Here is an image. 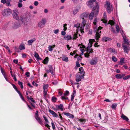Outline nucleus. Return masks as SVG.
<instances>
[{"label": "nucleus", "mask_w": 130, "mask_h": 130, "mask_svg": "<svg viewBox=\"0 0 130 130\" xmlns=\"http://www.w3.org/2000/svg\"><path fill=\"white\" fill-rule=\"evenodd\" d=\"M80 26V24L79 23H77L74 25V27H76L77 28H79Z\"/></svg>", "instance_id": "37998d69"}, {"label": "nucleus", "mask_w": 130, "mask_h": 130, "mask_svg": "<svg viewBox=\"0 0 130 130\" xmlns=\"http://www.w3.org/2000/svg\"><path fill=\"white\" fill-rule=\"evenodd\" d=\"M87 5L90 8L93 7L94 4L96 6L94 7L93 9L94 10H96V14H97L98 13L99 11V5L95 0H90L87 3Z\"/></svg>", "instance_id": "f257e3e1"}, {"label": "nucleus", "mask_w": 130, "mask_h": 130, "mask_svg": "<svg viewBox=\"0 0 130 130\" xmlns=\"http://www.w3.org/2000/svg\"><path fill=\"white\" fill-rule=\"evenodd\" d=\"M94 39H92L90 40L86 50L87 52L84 54V55L85 57H88L89 56V54L93 52V49L91 47L92 46V42L94 41Z\"/></svg>", "instance_id": "f03ea898"}, {"label": "nucleus", "mask_w": 130, "mask_h": 130, "mask_svg": "<svg viewBox=\"0 0 130 130\" xmlns=\"http://www.w3.org/2000/svg\"><path fill=\"white\" fill-rule=\"evenodd\" d=\"M108 39V37H104L102 39V40L104 41H107Z\"/></svg>", "instance_id": "c9c22d12"}, {"label": "nucleus", "mask_w": 130, "mask_h": 130, "mask_svg": "<svg viewBox=\"0 0 130 130\" xmlns=\"http://www.w3.org/2000/svg\"><path fill=\"white\" fill-rule=\"evenodd\" d=\"M46 19L45 18L42 19L38 23V25L40 28H43L46 22Z\"/></svg>", "instance_id": "7ed1b4c3"}, {"label": "nucleus", "mask_w": 130, "mask_h": 130, "mask_svg": "<svg viewBox=\"0 0 130 130\" xmlns=\"http://www.w3.org/2000/svg\"><path fill=\"white\" fill-rule=\"evenodd\" d=\"M78 31H77L76 32V33H75L73 35V37L72 38V39H75L77 37H78L77 36V32Z\"/></svg>", "instance_id": "7c9ffc66"}, {"label": "nucleus", "mask_w": 130, "mask_h": 130, "mask_svg": "<svg viewBox=\"0 0 130 130\" xmlns=\"http://www.w3.org/2000/svg\"><path fill=\"white\" fill-rule=\"evenodd\" d=\"M77 59L78 61H79V60H81L82 58V57L81 56H78V57H77Z\"/></svg>", "instance_id": "603ef678"}, {"label": "nucleus", "mask_w": 130, "mask_h": 130, "mask_svg": "<svg viewBox=\"0 0 130 130\" xmlns=\"http://www.w3.org/2000/svg\"><path fill=\"white\" fill-rule=\"evenodd\" d=\"M49 112L52 115L53 117H58V115L53 111L49 109Z\"/></svg>", "instance_id": "4468645a"}, {"label": "nucleus", "mask_w": 130, "mask_h": 130, "mask_svg": "<svg viewBox=\"0 0 130 130\" xmlns=\"http://www.w3.org/2000/svg\"><path fill=\"white\" fill-rule=\"evenodd\" d=\"M123 48L124 52L125 53H126L128 54L129 50L128 49L127 46L125 45H123Z\"/></svg>", "instance_id": "6ab92c4d"}, {"label": "nucleus", "mask_w": 130, "mask_h": 130, "mask_svg": "<svg viewBox=\"0 0 130 130\" xmlns=\"http://www.w3.org/2000/svg\"><path fill=\"white\" fill-rule=\"evenodd\" d=\"M98 19H97L95 17L94 20V22H93V24L95 25H96V23L97 22Z\"/></svg>", "instance_id": "f704fd0d"}, {"label": "nucleus", "mask_w": 130, "mask_h": 130, "mask_svg": "<svg viewBox=\"0 0 130 130\" xmlns=\"http://www.w3.org/2000/svg\"><path fill=\"white\" fill-rule=\"evenodd\" d=\"M15 50L16 52H20L19 49L17 47H15Z\"/></svg>", "instance_id": "e2e57ef3"}, {"label": "nucleus", "mask_w": 130, "mask_h": 130, "mask_svg": "<svg viewBox=\"0 0 130 130\" xmlns=\"http://www.w3.org/2000/svg\"><path fill=\"white\" fill-rule=\"evenodd\" d=\"M101 31L100 30L97 29L95 37V39L97 40H99V38H100V33H101Z\"/></svg>", "instance_id": "1a4fd4ad"}, {"label": "nucleus", "mask_w": 130, "mask_h": 130, "mask_svg": "<svg viewBox=\"0 0 130 130\" xmlns=\"http://www.w3.org/2000/svg\"><path fill=\"white\" fill-rule=\"evenodd\" d=\"M109 24H111V25H113L115 24V22L112 20H110L108 22Z\"/></svg>", "instance_id": "4c0bfd02"}, {"label": "nucleus", "mask_w": 130, "mask_h": 130, "mask_svg": "<svg viewBox=\"0 0 130 130\" xmlns=\"http://www.w3.org/2000/svg\"><path fill=\"white\" fill-rule=\"evenodd\" d=\"M21 26V24L18 22H15L13 24L12 27L13 29H16Z\"/></svg>", "instance_id": "9b49d317"}, {"label": "nucleus", "mask_w": 130, "mask_h": 130, "mask_svg": "<svg viewBox=\"0 0 130 130\" xmlns=\"http://www.w3.org/2000/svg\"><path fill=\"white\" fill-rule=\"evenodd\" d=\"M43 118L45 121V122L46 123H49V121L47 120V118L44 116H43Z\"/></svg>", "instance_id": "e433bc0d"}, {"label": "nucleus", "mask_w": 130, "mask_h": 130, "mask_svg": "<svg viewBox=\"0 0 130 130\" xmlns=\"http://www.w3.org/2000/svg\"><path fill=\"white\" fill-rule=\"evenodd\" d=\"M69 116V118L72 119L74 117V115L72 114H71V113H70Z\"/></svg>", "instance_id": "13d9d810"}, {"label": "nucleus", "mask_w": 130, "mask_h": 130, "mask_svg": "<svg viewBox=\"0 0 130 130\" xmlns=\"http://www.w3.org/2000/svg\"><path fill=\"white\" fill-rule=\"evenodd\" d=\"M57 99L54 96H53L52 98V100L53 102H56L57 101Z\"/></svg>", "instance_id": "a19ab883"}, {"label": "nucleus", "mask_w": 130, "mask_h": 130, "mask_svg": "<svg viewBox=\"0 0 130 130\" xmlns=\"http://www.w3.org/2000/svg\"><path fill=\"white\" fill-rule=\"evenodd\" d=\"M62 92L60 91V90H59L58 91V94L60 96H61L62 95Z\"/></svg>", "instance_id": "680f3d73"}, {"label": "nucleus", "mask_w": 130, "mask_h": 130, "mask_svg": "<svg viewBox=\"0 0 130 130\" xmlns=\"http://www.w3.org/2000/svg\"><path fill=\"white\" fill-rule=\"evenodd\" d=\"M34 56L37 60H41V58L39 57L38 54L36 52H35Z\"/></svg>", "instance_id": "412c9836"}, {"label": "nucleus", "mask_w": 130, "mask_h": 130, "mask_svg": "<svg viewBox=\"0 0 130 130\" xmlns=\"http://www.w3.org/2000/svg\"><path fill=\"white\" fill-rule=\"evenodd\" d=\"M47 90H44L43 94L44 95H45L47 94Z\"/></svg>", "instance_id": "338daca9"}, {"label": "nucleus", "mask_w": 130, "mask_h": 130, "mask_svg": "<svg viewBox=\"0 0 130 130\" xmlns=\"http://www.w3.org/2000/svg\"><path fill=\"white\" fill-rule=\"evenodd\" d=\"M48 57H46L44 60L43 63L44 64H46L47 63L48 61Z\"/></svg>", "instance_id": "a878e982"}, {"label": "nucleus", "mask_w": 130, "mask_h": 130, "mask_svg": "<svg viewBox=\"0 0 130 130\" xmlns=\"http://www.w3.org/2000/svg\"><path fill=\"white\" fill-rule=\"evenodd\" d=\"M78 9H75L73 11V13L74 15L76 14L78 12Z\"/></svg>", "instance_id": "c756f323"}, {"label": "nucleus", "mask_w": 130, "mask_h": 130, "mask_svg": "<svg viewBox=\"0 0 130 130\" xmlns=\"http://www.w3.org/2000/svg\"><path fill=\"white\" fill-rule=\"evenodd\" d=\"M55 46V45H49L48 47L49 51H51L53 50V48Z\"/></svg>", "instance_id": "5701e85b"}, {"label": "nucleus", "mask_w": 130, "mask_h": 130, "mask_svg": "<svg viewBox=\"0 0 130 130\" xmlns=\"http://www.w3.org/2000/svg\"><path fill=\"white\" fill-rule=\"evenodd\" d=\"M17 10H15L13 11V18L17 20L19 19V16L17 14Z\"/></svg>", "instance_id": "9d476101"}, {"label": "nucleus", "mask_w": 130, "mask_h": 130, "mask_svg": "<svg viewBox=\"0 0 130 130\" xmlns=\"http://www.w3.org/2000/svg\"><path fill=\"white\" fill-rule=\"evenodd\" d=\"M112 59L114 61H117V59L115 57L113 56L112 57Z\"/></svg>", "instance_id": "09e8293b"}, {"label": "nucleus", "mask_w": 130, "mask_h": 130, "mask_svg": "<svg viewBox=\"0 0 130 130\" xmlns=\"http://www.w3.org/2000/svg\"><path fill=\"white\" fill-rule=\"evenodd\" d=\"M72 37L70 35H67L64 37V39L67 40H69L72 39Z\"/></svg>", "instance_id": "2eb2a0df"}, {"label": "nucleus", "mask_w": 130, "mask_h": 130, "mask_svg": "<svg viewBox=\"0 0 130 130\" xmlns=\"http://www.w3.org/2000/svg\"><path fill=\"white\" fill-rule=\"evenodd\" d=\"M38 4V2L37 1H35L34 3V5L36 6H37Z\"/></svg>", "instance_id": "774afa93"}, {"label": "nucleus", "mask_w": 130, "mask_h": 130, "mask_svg": "<svg viewBox=\"0 0 130 130\" xmlns=\"http://www.w3.org/2000/svg\"><path fill=\"white\" fill-rule=\"evenodd\" d=\"M59 30L58 29H56L54 30L53 31L55 34H57L59 32Z\"/></svg>", "instance_id": "de8ad7c7"}, {"label": "nucleus", "mask_w": 130, "mask_h": 130, "mask_svg": "<svg viewBox=\"0 0 130 130\" xmlns=\"http://www.w3.org/2000/svg\"><path fill=\"white\" fill-rule=\"evenodd\" d=\"M2 13L3 16H7L11 13V11L9 9H5L3 11Z\"/></svg>", "instance_id": "20e7f679"}, {"label": "nucleus", "mask_w": 130, "mask_h": 130, "mask_svg": "<svg viewBox=\"0 0 130 130\" xmlns=\"http://www.w3.org/2000/svg\"><path fill=\"white\" fill-rule=\"evenodd\" d=\"M122 119L127 121H128L129 120L128 118L123 114H122Z\"/></svg>", "instance_id": "c85d7f7f"}, {"label": "nucleus", "mask_w": 130, "mask_h": 130, "mask_svg": "<svg viewBox=\"0 0 130 130\" xmlns=\"http://www.w3.org/2000/svg\"><path fill=\"white\" fill-rule=\"evenodd\" d=\"M96 12V10H94L93 9L92 11L91 12L90 14L89 15V17L90 20H92L93 18L94 17V13L95 15H97L98 14H96L95 13Z\"/></svg>", "instance_id": "6e6552de"}, {"label": "nucleus", "mask_w": 130, "mask_h": 130, "mask_svg": "<svg viewBox=\"0 0 130 130\" xmlns=\"http://www.w3.org/2000/svg\"><path fill=\"white\" fill-rule=\"evenodd\" d=\"M21 20L24 25L26 26L28 22L26 19L25 17L22 18H21Z\"/></svg>", "instance_id": "f8f14e48"}, {"label": "nucleus", "mask_w": 130, "mask_h": 130, "mask_svg": "<svg viewBox=\"0 0 130 130\" xmlns=\"http://www.w3.org/2000/svg\"><path fill=\"white\" fill-rule=\"evenodd\" d=\"M117 106V104H114L111 105V107L113 109H115L116 108Z\"/></svg>", "instance_id": "ea45409f"}, {"label": "nucleus", "mask_w": 130, "mask_h": 130, "mask_svg": "<svg viewBox=\"0 0 130 130\" xmlns=\"http://www.w3.org/2000/svg\"><path fill=\"white\" fill-rule=\"evenodd\" d=\"M62 60L63 61L67 62L68 61V57H63L62 58Z\"/></svg>", "instance_id": "72a5a7b5"}, {"label": "nucleus", "mask_w": 130, "mask_h": 130, "mask_svg": "<svg viewBox=\"0 0 130 130\" xmlns=\"http://www.w3.org/2000/svg\"><path fill=\"white\" fill-rule=\"evenodd\" d=\"M82 25H85V24H86V21L84 19H83V22H82Z\"/></svg>", "instance_id": "69168bd1"}, {"label": "nucleus", "mask_w": 130, "mask_h": 130, "mask_svg": "<svg viewBox=\"0 0 130 130\" xmlns=\"http://www.w3.org/2000/svg\"><path fill=\"white\" fill-rule=\"evenodd\" d=\"M85 25H82L80 27V31L81 33H83L84 32V31H83V30L84 29V28L85 26Z\"/></svg>", "instance_id": "cd10ccee"}, {"label": "nucleus", "mask_w": 130, "mask_h": 130, "mask_svg": "<svg viewBox=\"0 0 130 130\" xmlns=\"http://www.w3.org/2000/svg\"><path fill=\"white\" fill-rule=\"evenodd\" d=\"M81 47H80V50L82 52V53L80 54V55H83L84 54V49L83 48H81Z\"/></svg>", "instance_id": "864d4df0"}, {"label": "nucleus", "mask_w": 130, "mask_h": 130, "mask_svg": "<svg viewBox=\"0 0 130 130\" xmlns=\"http://www.w3.org/2000/svg\"><path fill=\"white\" fill-rule=\"evenodd\" d=\"M78 119V121H80L81 122H83L84 121H85V119Z\"/></svg>", "instance_id": "4d7b16f0"}, {"label": "nucleus", "mask_w": 130, "mask_h": 130, "mask_svg": "<svg viewBox=\"0 0 130 130\" xmlns=\"http://www.w3.org/2000/svg\"><path fill=\"white\" fill-rule=\"evenodd\" d=\"M18 84L20 85L21 88L22 89H23V83L22 82H21L20 81H18Z\"/></svg>", "instance_id": "58836bf2"}, {"label": "nucleus", "mask_w": 130, "mask_h": 130, "mask_svg": "<svg viewBox=\"0 0 130 130\" xmlns=\"http://www.w3.org/2000/svg\"><path fill=\"white\" fill-rule=\"evenodd\" d=\"M56 107L61 111H62L63 110V105L62 104H60L59 105H57L56 106Z\"/></svg>", "instance_id": "a211bd4d"}, {"label": "nucleus", "mask_w": 130, "mask_h": 130, "mask_svg": "<svg viewBox=\"0 0 130 130\" xmlns=\"http://www.w3.org/2000/svg\"><path fill=\"white\" fill-rule=\"evenodd\" d=\"M25 75L27 76V77H29L30 75L29 72H27L25 73Z\"/></svg>", "instance_id": "6e6d98bb"}, {"label": "nucleus", "mask_w": 130, "mask_h": 130, "mask_svg": "<svg viewBox=\"0 0 130 130\" xmlns=\"http://www.w3.org/2000/svg\"><path fill=\"white\" fill-rule=\"evenodd\" d=\"M51 124L53 129L54 130L55 128V125L53 122H52L51 123Z\"/></svg>", "instance_id": "a18cd8bd"}, {"label": "nucleus", "mask_w": 130, "mask_h": 130, "mask_svg": "<svg viewBox=\"0 0 130 130\" xmlns=\"http://www.w3.org/2000/svg\"><path fill=\"white\" fill-rule=\"evenodd\" d=\"M48 67L50 72L51 73V74H53V69L52 66H49Z\"/></svg>", "instance_id": "393cba45"}, {"label": "nucleus", "mask_w": 130, "mask_h": 130, "mask_svg": "<svg viewBox=\"0 0 130 130\" xmlns=\"http://www.w3.org/2000/svg\"><path fill=\"white\" fill-rule=\"evenodd\" d=\"M63 113L65 115H66L67 116H69V115L70 114V113H67V112H63Z\"/></svg>", "instance_id": "bf43d9fd"}, {"label": "nucleus", "mask_w": 130, "mask_h": 130, "mask_svg": "<svg viewBox=\"0 0 130 130\" xmlns=\"http://www.w3.org/2000/svg\"><path fill=\"white\" fill-rule=\"evenodd\" d=\"M111 51L113 53L116 54L117 53L116 51L114 49H112L111 50Z\"/></svg>", "instance_id": "5fc2aeb1"}, {"label": "nucleus", "mask_w": 130, "mask_h": 130, "mask_svg": "<svg viewBox=\"0 0 130 130\" xmlns=\"http://www.w3.org/2000/svg\"><path fill=\"white\" fill-rule=\"evenodd\" d=\"M27 98L28 99H30L31 101L34 103H35V101L33 99V98H29L28 96L27 97Z\"/></svg>", "instance_id": "49530a36"}, {"label": "nucleus", "mask_w": 130, "mask_h": 130, "mask_svg": "<svg viewBox=\"0 0 130 130\" xmlns=\"http://www.w3.org/2000/svg\"><path fill=\"white\" fill-rule=\"evenodd\" d=\"M106 9L107 12L108 13H110L111 11L113 10V8L112 6L110 5V3L108 1L106 2Z\"/></svg>", "instance_id": "39448f33"}, {"label": "nucleus", "mask_w": 130, "mask_h": 130, "mask_svg": "<svg viewBox=\"0 0 130 130\" xmlns=\"http://www.w3.org/2000/svg\"><path fill=\"white\" fill-rule=\"evenodd\" d=\"M61 99L62 100H67L68 99V97H65V96H62L61 97Z\"/></svg>", "instance_id": "8fccbe9b"}, {"label": "nucleus", "mask_w": 130, "mask_h": 130, "mask_svg": "<svg viewBox=\"0 0 130 130\" xmlns=\"http://www.w3.org/2000/svg\"><path fill=\"white\" fill-rule=\"evenodd\" d=\"M116 30L117 32H118L119 31L120 29L119 27V26L118 25H116Z\"/></svg>", "instance_id": "c03bdc74"}, {"label": "nucleus", "mask_w": 130, "mask_h": 130, "mask_svg": "<svg viewBox=\"0 0 130 130\" xmlns=\"http://www.w3.org/2000/svg\"><path fill=\"white\" fill-rule=\"evenodd\" d=\"M25 47L24 46V45H21L19 46V49L21 50H24L25 49Z\"/></svg>", "instance_id": "bb28decb"}, {"label": "nucleus", "mask_w": 130, "mask_h": 130, "mask_svg": "<svg viewBox=\"0 0 130 130\" xmlns=\"http://www.w3.org/2000/svg\"><path fill=\"white\" fill-rule=\"evenodd\" d=\"M79 72H78V73H79L80 75L84 76V74L85 73V72L83 67H80L79 68Z\"/></svg>", "instance_id": "f3484780"}, {"label": "nucleus", "mask_w": 130, "mask_h": 130, "mask_svg": "<svg viewBox=\"0 0 130 130\" xmlns=\"http://www.w3.org/2000/svg\"><path fill=\"white\" fill-rule=\"evenodd\" d=\"M98 61L97 59L95 57L93 59L90 61V63L92 65L96 64Z\"/></svg>", "instance_id": "ddd939ff"}, {"label": "nucleus", "mask_w": 130, "mask_h": 130, "mask_svg": "<svg viewBox=\"0 0 130 130\" xmlns=\"http://www.w3.org/2000/svg\"><path fill=\"white\" fill-rule=\"evenodd\" d=\"M48 87V84L44 85L43 86V89L44 90H47V89Z\"/></svg>", "instance_id": "2f4dec72"}, {"label": "nucleus", "mask_w": 130, "mask_h": 130, "mask_svg": "<svg viewBox=\"0 0 130 130\" xmlns=\"http://www.w3.org/2000/svg\"><path fill=\"white\" fill-rule=\"evenodd\" d=\"M69 94V92L68 91H66L63 94L64 96H68Z\"/></svg>", "instance_id": "79ce46f5"}, {"label": "nucleus", "mask_w": 130, "mask_h": 130, "mask_svg": "<svg viewBox=\"0 0 130 130\" xmlns=\"http://www.w3.org/2000/svg\"><path fill=\"white\" fill-rule=\"evenodd\" d=\"M76 66L78 67H79L80 66V65L79 63V62L78 61H77L76 62Z\"/></svg>", "instance_id": "0e129e2a"}, {"label": "nucleus", "mask_w": 130, "mask_h": 130, "mask_svg": "<svg viewBox=\"0 0 130 130\" xmlns=\"http://www.w3.org/2000/svg\"><path fill=\"white\" fill-rule=\"evenodd\" d=\"M66 32L64 31H62L61 32V34L62 35L64 36L66 35Z\"/></svg>", "instance_id": "052dcab7"}, {"label": "nucleus", "mask_w": 130, "mask_h": 130, "mask_svg": "<svg viewBox=\"0 0 130 130\" xmlns=\"http://www.w3.org/2000/svg\"><path fill=\"white\" fill-rule=\"evenodd\" d=\"M35 118L37 121L40 124L42 123V121L41 119V118L38 116H35Z\"/></svg>", "instance_id": "aec40b11"}, {"label": "nucleus", "mask_w": 130, "mask_h": 130, "mask_svg": "<svg viewBox=\"0 0 130 130\" xmlns=\"http://www.w3.org/2000/svg\"><path fill=\"white\" fill-rule=\"evenodd\" d=\"M18 7L21 8L22 7V4L21 3H18Z\"/></svg>", "instance_id": "3c124183"}, {"label": "nucleus", "mask_w": 130, "mask_h": 130, "mask_svg": "<svg viewBox=\"0 0 130 130\" xmlns=\"http://www.w3.org/2000/svg\"><path fill=\"white\" fill-rule=\"evenodd\" d=\"M116 77L117 78H121L122 77V76L120 74H117L116 76Z\"/></svg>", "instance_id": "473e14b6"}, {"label": "nucleus", "mask_w": 130, "mask_h": 130, "mask_svg": "<svg viewBox=\"0 0 130 130\" xmlns=\"http://www.w3.org/2000/svg\"><path fill=\"white\" fill-rule=\"evenodd\" d=\"M122 37L124 39V43L127 44L128 45L129 43V41L128 39L126 38L125 34L122 33Z\"/></svg>", "instance_id": "0eeeda50"}, {"label": "nucleus", "mask_w": 130, "mask_h": 130, "mask_svg": "<svg viewBox=\"0 0 130 130\" xmlns=\"http://www.w3.org/2000/svg\"><path fill=\"white\" fill-rule=\"evenodd\" d=\"M104 23H106L107 22V18L105 12H104L103 14V19L101 20Z\"/></svg>", "instance_id": "dca6fc26"}, {"label": "nucleus", "mask_w": 130, "mask_h": 130, "mask_svg": "<svg viewBox=\"0 0 130 130\" xmlns=\"http://www.w3.org/2000/svg\"><path fill=\"white\" fill-rule=\"evenodd\" d=\"M87 16V14L85 13H83L81 14L80 16V17L83 19H84L85 18H86Z\"/></svg>", "instance_id": "b1692460"}, {"label": "nucleus", "mask_w": 130, "mask_h": 130, "mask_svg": "<svg viewBox=\"0 0 130 130\" xmlns=\"http://www.w3.org/2000/svg\"><path fill=\"white\" fill-rule=\"evenodd\" d=\"M84 76L80 75L79 73L76 74V80L77 82H78L81 80V79L84 78Z\"/></svg>", "instance_id": "423d86ee"}, {"label": "nucleus", "mask_w": 130, "mask_h": 130, "mask_svg": "<svg viewBox=\"0 0 130 130\" xmlns=\"http://www.w3.org/2000/svg\"><path fill=\"white\" fill-rule=\"evenodd\" d=\"M36 40V39L35 38L29 40L28 41V44L29 45H31L32 44V43Z\"/></svg>", "instance_id": "4be33fe9"}]
</instances>
